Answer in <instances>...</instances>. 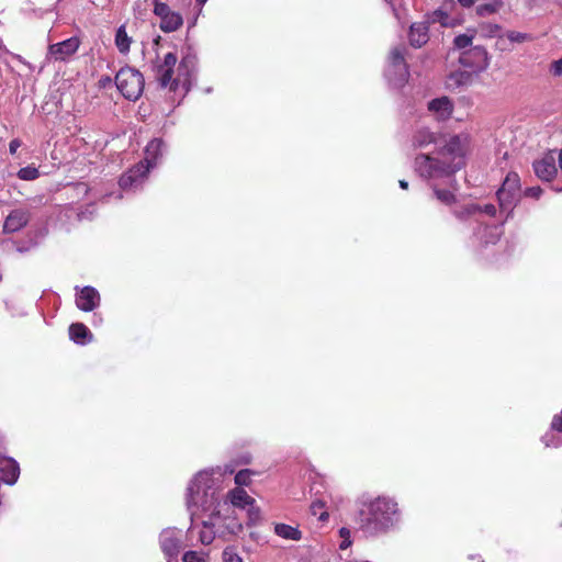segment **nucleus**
<instances>
[{
  "instance_id": "f257e3e1",
  "label": "nucleus",
  "mask_w": 562,
  "mask_h": 562,
  "mask_svg": "<svg viewBox=\"0 0 562 562\" xmlns=\"http://www.w3.org/2000/svg\"><path fill=\"white\" fill-rule=\"evenodd\" d=\"M435 143L436 150L415 158L416 172L429 180L451 179L453 173L464 166V148L459 136L437 139L432 133L423 128L413 138L415 147H426Z\"/></svg>"
},
{
  "instance_id": "f03ea898",
  "label": "nucleus",
  "mask_w": 562,
  "mask_h": 562,
  "mask_svg": "<svg viewBox=\"0 0 562 562\" xmlns=\"http://www.w3.org/2000/svg\"><path fill=\"white\" fill-rule=\"evenodd\" d=\"M187 506L192 520L202 518L204 529L200 532V541L203 544H211L222 527V516L217 508L218 499L211 472L201 471L190 482Z\"/></svg>"
},
{
  "instance_id": "7ed1b4c3",
  "label": "nucleus",
  "mask_w": 562,
  "mask_h": 562,
  "mask_svg": "<svg viewBox=\"0 0 562 562\" xmlns=\"http://www.w3.org/2000/svg\"><path fill=\"white\" fill-rule=\"evenodd\" d=\"M178 61L177 55L173 53H167L164 58L157 59L153 65V71L156 80L162 88H169L176 91L181 87L187 93L191 87V74L195 68V59L192 56H186L180 61L178 67V76L173 77L175 66Z\"/></svg>"
},
{
  "instance_id": "20e7f679",
  "label": "nucleus",
  "mask_w": 562,
  "mask_h": 562,
  "mask_svg": "<svg viewBox=\"0 0 562 562\" xmlns=\"http://www.w3.org/2000/svg\"><path fill=\"white\" fill-rule=\"evenodd\" d=\"M400 519L397 503L389 497H376L361 512V526L370 532L386 531Z\"/></svg>"
},
{
  "instance_id": "39448f33",
  "label": "nucleus",
  "mask_w": 562,
  "mask_h": 562,
  "mask_svg": "<svg viewBox=\"0 0 562 562\" xmlns=\"http://www.w3.org/2000/svg\"><path fill=\"white\" fill-rule=\"evenodd\" d=\"M162 140L155 138L145 148L144 161H140L123 175L120 179V187L123 190L137 187L143 182L149 169L156 165V160L162 151Z\"/></svg>"
},
{
  "instance_id": "423d86ee",
  "label": "nucleus",
  "mask_w": 562,
  "mask_h": 562,
  "mask_svg": "<svg viewBox=\"0 0 562 562\" xmlns=\"http://www.w3.org/2000/svg\"><path fill=\"white\" fill-rule=\"evenodd\" d=\"M115 83L120 92L128 100H137L144 89L143 75L131 67H124L115 76Z\"/></svg>"
},
{
  "instance_id": "0eeeda50",
  "label": "nucleus",
  "mask_w": 562,
  "mask_h": 562,
  "mask_svg": "<svg viewBox=\"0 0 562 562\" xmlns=\"http://www.w3.org/2000/svg\"><path fill=\"white\" fill-rule=\"evenodd\" d=\"M404 46L392 48L385 69L387 80L395 87H402L408 79L409 72L404 59Z\"/></svg>"
},
{
  "instance_id": "6e6552de",
  "label": "nucleus",
  "mask_w": 562,
  "mask_h": 562,
  "mask_svg": "<svg viewBox=\"0 0 562 562\" xmlns=\"http://www.w3.org/2000/svg\"><path fill=\"white\" fill-rule=\"evenodd\" d=\"M154 13L160 19V30L165 33L177 31L183 23L180 13L172 11L167 3L154 0Z\"/></svg>"
},
{
  "instance_id": "1a4fd4ad",
  "label": "nucleus",
  "mask_w": 562,
  "mask_h": 562,
  "mask_svg": "<svg viewBox=\"0 0 562 562\" xmlns=\"http://www.w3.org/2000/svg\"><path fill=\"white\" fill-rule=\"evenodd\" d=\"M79 46V37L74 36L63 42L49 45L47 56L55 61H64L72 56L78 50Z\"/></svg>"
},
{
  "instance_id": "9d476101",
  "label": "nucleus",
  "mask_w": 562,
  "mask_h": 562,
  "mask_svg": "<svg viewBox=\"0 0 562 562\" xmlns=\"http://www.w3.org/2000/svg\"><path fill=\"white\" fill-rule=\"evenodd\" d=\"M460 63L475 70L484 69L488 66L487 52L482 46H474L461 54Z\"/></svg>"
},
{
  "instance_id": "9b49d317",
  "label": "nucleus",
  "mask_w": 562,
  "mask_h": 562,
  "mask_svg": "<svg viewBox=\"0 0 562 562\" xmlns=\"http://www.w3.org/2000/svg\"><path fill=\"white\" fill-rule=\"evenodd\" d=\"M533 170L538 178L543 181H551L557 175L555 155L548 153L541 159L533 162Z\"/></svg>"
},
{
  "instance_id": "f8f14e48",
  "label": "nucleus",
  "mask_w": 562,
  "mask_h": 562,
  "mask_svg": "<svg viewBox=\"0 0 562 562\" xmlns=\"http://www.w3.org/2000/svg\"><path fill=\"white\" fill-rule=\"evenodd\" d=\"M100 304V294L92 286H85L76 297V305L79 310L91 312Z\"/></svg>"
},
{
  "instance_id": "ddd939ff",
  "label": "nucleus",
  "mask_w": 562,
  "mask_h": 562,
  "mask_svg": "<svg viewBox=\"0 0 562 562\" xmlns=\"http://www.w3.org/2000/svg\"><path fill=\"white\" fill-rule=\"evenodd\" d=\"M20 474L18 462L8 457L0 456V480L5 484L12 485L16 482Z\"/></svg>"
},
{
  "instance_id": "4468645a",
  "label": "nucleus",
  "mask_w": 562,
  "mask_h": 562,
  "mask_svg": "<svg viewBox=\"0 0 562 562\" xmlns=\"http://www.w3.org/2000/svg\"><path fill=\"white\" fill-rule=\"evenodd\" d=\"M160 547L168 557H176L180 550V537L175 529H166L160 533Z\"/></svg>"
},
{
  "instance_id": "2eb2a0df",
  "label": "nucleus",
  "mask_w": 562,
  "mask_h": 562,
  "mask_svg": "<svg viewBox=\"0 0 562 562\" xmlns=\"http://www.w3.org/2000/svg\"><path fill=\"white\" fill-rule=\"evenodd\" d=\"M30 220L29 212L22 209L13 210L3 224L4 233H15L23 228Z\"/></svg>"
},
{
  "instance_id": "dca6fc26",
  "label": "nucleus",
  "mask_w": 562,
  "mask_h": 562,
  "mask_svg": "<svg viewBox=\"0 0 562 562\" xmlns=\"http://www.w3.org/2000/svg\"><path fill=\"white\" fill-rule=\"evenodd\" d=\"M428 29L429 25L426 21L413 23L408 35L411 45L414 47H422L426 44L429 40Z\"/></svg>"
},
{
  "instance_id": "f3484780",
  "label": "nucleus",
  "mask_w": 562,
  "mask_h": 562,
  "mask_svg": "<svg viewBox=\"0 0 562 562\" xmlns=\"http://www.w3.org/2000/svg\"><path fill=\"white\" fill-rule=\"evenodd\" d=\"M428 110L438 120H447L452 113V103L447 97L438 98L428 103Z\"/></svg>"
},
{
  "instance_id": "a211bd4d",
  "label": "nucleus",
  "mask_w": 562,
  "mask_h": 562,
  "mask_svg": "<svg viewBox=\"0 0 562 562\" xmlns=\"http://www.w3.org/2000/svg\"><path fill=\"white\" fill-rule=\"evenodd\" d=\"M503 234L502 225H493L482 228L481 226L475 232L477 238L485 245L495 244Z\"/></svg>"
},
{
  "instance_id": "6ab92c4d",
  "label": "nucleus",
  "mask_w": 562,
  "mask_h": 562,
  "mask_svg": "<svg viewBox=\"0 0 562 562\" xmlns=\"http://www.w3.org/2000/svg\"><path fill=\"white\" fill-rule=\"evenodd\" d=\"M228 499L233 506L245 508L248 505H252L255 499L248 495V493L241 488L236 487L228 493Z\"/></svg>"
},
{
  "instance_id": "aec40b11",
  "label": "nucleus",
  "mask_w": 562,
  "mask_h": 562,
  "mask_svg": "<svg viewBox=\"0 0 562 562\" xmlns=\"http://www.w3.org/2000/svg\"><path fill=\"white\" fill-rule=\"evenodd\" d=\"M69 336L76 344L85 345L86 338H89L88 341L92 340V335L87 326L81 323L71 324L69 327Z\"/></svg>"
},
{
  "instance_id": "412c9836",
  "label": "nucleus",
  "mask_w": 562,
  "mask_h": 562,
  "mask_svg": "<svg viewBox=\"0 0 562 562\" xmlns=\"http://www.w3.org/2000/svg\"><path fill=\"white\" fill-rule=\"evenodd\" d=\"M274 532L277 536L286 540L297 541L302 538V532L296 527L285 524H276Z\"/></svg>"
},
{
  "instance_id": "4be33fe9",
  "label": "nucleus",
  "mask_w": 562,
  "mask_h": 562,
  "mask_svg": "<svg viewBox=\"0 0 562 562\" xmlns=\"http://www.w3.org/2000/svg\"><path fill=\"white\" fill-rule=\"evenodd\" d=\"M426 22H428V25L430 23H439L441 26L445 27H452L456 25L454 20L450 18L449 14L442 9L435 10L434 12L428 14Z\"/></svg>"
},
{
  "instance_id": "5701e85b",
  "label": "nucleus",
  "mask_w": 562,
  "mask_h": 562,
  "mask_svg": "<svg viewBox=\"0 0 562 562\" xmlns=\"http://www.w3.org/2000/svg\"><path fill=\"white\" fill-rule=\"evenodd\" d=\"M133 40L131 36L127 35L125 25H121L116 30L115 34V46L119 49L121 54H127L130 52V47Z\"/></svg>"
},
{
  "instance_id": "b1692460",
  "label": "nucleus",
  "mask_w": 562,
  "mask_h": 562,
  "mask_svg": "<svg viewBox=\"0 0 562 562\" xmlns=\"http://www.w3.org/2000/svg\"><path fill=\"white\" fill-rule=\"evenodd\" d=\"M502 194L509 192L510 194L519 195L520 180L517 173L510 172L506 176L502 187Z\"/></svg>"
},
{
  "instance_id": "393cba45",
  "label": "nucleus",
  "mask_w": 562,
  "mask_h": 562,
  "mask_svg": "<svg viewBox=\"0 0 562 562\" xmlns=\"http://www.w3.org/2000/svg\"><path fill=\"white\" fill-rule=\"evenodd\" d=\"M477 212H484L491 216H494L496 214V207L493 204H486V205H484L483 209H481L479 205L470 204V205L465 206L462 212L457 213V216L462 218L465 216L473 215Z\"/></svg>"
},
{
  "instance_id": "a878e982",
  "label": "nucleus",
  "mask_w": 562,
  "mask_h": 562,
  "mask_svg": "<svg viewBox=\"0 0 562 562\" xmlns=\"http://www.w3.org/2000/svg\"><path fill=\"white\" fill-rule=\"evenodd\" d=\"M496 194L502 211L510 210L519 198V195L510 194L509 192H504V194H502V189H499Z\"/></svg>"
},
{
  "instance_id": "bb28decb",
  "label": "nucleus",
  "mask_w": 562,
  "mask_h": 562,
  "mask_svg": "<svg viewBox=\"0 0 562 562\" xmlns=\"http://www.w3.org/2000/svg\"><path fill=\"white\" fill-rule=\"evenodd\" d=\"M499 8H501V2L495 1V2H491V3L480 4L476 7L475 11H476V14L480 16H488L491 14L496 13Z\"/></svg>"
},
{
  "instance_id": "cd10ccee",
  "label": "nucleus",
  "mask_w": 562,
  "mask_h": 562,
  "mask_svg": "<svg viewBox=\"0 0 562 562\" xmlns=\"http://www.w3.org/2000/svg\"><path fill=\"white\" fill-rule=\"evenodd\" d=\"M40 176V171L37 168L33 166H27L21 168L18 172V177L22 180L31 181L37 179Z\"/></svg>"
},
{
  "instance_id": "c85d7f7f",
  "label": "nucleus",
  "mask_w": 562,
  "mask_h": 562,
  "mask_svg": "<svg viewBox=\"0 0 562 562\" xmlns=\"http://www.w3.org/2000/svg\"><path fill=\"white\" fill-rule=\"evenodd\" d=\"M434 193L441 203L450 205L454 202L456 198L454 194L449 190H442L438 188H434Z\"/></svg>"
},
{
  "instance_id": "c756f323",
  "label": "nucleus",
  "mask_w": 562,
  "mask_h": 562,
  "mask_svg": "<svg viewBox=\"0 0 562 562\" xmlns=\"http://www.w3.org/2000/svg\"><path fill=\"white\" fill-rule=\"evenodd\" d=\"M254 474L252 471L248 470V469H245V470H240L239 472L236 473L235 475V483L238 485V486H247L250 484L251 482V475Z\"/></svg>"
},
{
  "instance_id": "7c9ffc66",
  "label": "nucleus",
  "mask_w": 562,
  "mask_h": 562,
  "mask_svg": "<svg viewBox=\"0 0 562 562\" xmlns=\"http://www.w3.org/2000/svg\"><path fill=\"white\" fill-rule=\"evenodd\" d=\"M473 37L474 34H460L453 41L454 46L459 49L470 47L472 45Z\"/></svg>"
},
{
  "instance_id": "2f4dec72",
  "label": "nucleus",
  "mask_w": 562,
  "mask_h": 562,
  "mask_svg": "<svg viewBox=\"0 0 562 562\" xmlns=\"http://www.w3.org/2000/svg\"><path fill=\"white\" fill-rule=\"evenodd\" d=\"M506 37L512 43H524L526 41L531 40V36L529 34L517 31H508L506 33Z\"/></svg>"
},
{
  "instance_id": "473e14b6",
  "label": "nucleus",
  "mask_w": 562,
  "mask_h": 562,
  "mask_svg": "<svg viewBox=\"0 0 562 562\" xmlns=\"http://www.w3.org/2000/svg\"><path fill=\"white\" fill-rule=\"evenodd\" d=\"M324 507V503L321 502V501H315L312 503L311 505V512L313 515H318V519L322 520V521H325L327 520L328 518V513L327 512H321Z\"/></svg>"
},
{
  "instance_id": "72a5a7b5",
  "label": "nucleus",
  "mask_w": 562,
  "mask_h": 562,
  "mask_svg": "<svg viewBox=\"0 0 562 562\" xmlns=\"http://www.w3.org/2000/svg\"><path fill=\"white\" fill-rule=\"evenodd\" d=\"M223 562H243L241 558L232 550H224Z\"/></svg>"
},
{
  "instance_id": "f704fd0d",
  "label": "nucleus",
  "mask_w": 562,
  "mask_h": 562,
  "mask_svg": "<svg viewBox=\"0 0 562 562\" xmlns=\"http://www.w3.org/2000/svg\"><path fill=\"white\" fill-rule=\"evenodd\" d=\"M550 72L554 77H561L562 76V57L558 60H554L550 65Z\"/></svg>"
},
{
  "instance_id": "c9c22d12",
  "label": "nucleus",
  "mask_w": 562,
  "mask_h": 562,
  "mask_svg": "<svg viewBox=\"0 0 562 562\" xmlns=\"http://www.w3.org/2000/svg\"><path fill=\"white\" fill-rule=\"evenodd\" d=\"M183 562H204L203 558L200 557L195 551H188L183 554Z\"/></svg>"
},
{
  "instance_id": "e433bc0d",
  "label": "nucleus",
  "mask_w": 562,
  "mask_h": 562,
  "mask_svg": "<svg viewBox=\"0 0 562 562\" xmlns=\"http://www.w3.org/2000/svg\"><path fill=\"white\" fill-rule=\"evenodd\" d=\"M525 193L527 196L538 199L542 193V189L540 187H531V188H528Z\"/></svg>"
},
{
  "instance_id": "4c0bfd02",
  "label": "nucleus",
  "mask_w": 562,
  "mask_h": 562,
  "mask_svg": "<svg viewBox=\"0 0 562 562\" xmlns=\"http://www.w3.org/2000/svg\"><path fill=\"white\" fill-rule=\"evenodd\" d=\"M551 428L558 431H562V412L561 415H555L553 417Z\"/></svg>"
},
{
  "instance_id": "58836bf2",
  "label": "nucleus",
  "mask_w": 562,
  "mask_h": 562,
  "mask_svg": "<svg viewBox=\"0 0 562 562\" xmlns=\"http://www.w3.org/2000/svg\"><path fill=\"white\" fill-rule=\"evenodd\" d=\"M21 146V142L19 139H12L9 144V150L11 154H15L18 148Z\"/></svg>"
},
{
  "instance_id": "ea45409f",
  "label": "nucleus",
  "mask_w": 562,
  "mask_h": 562,
  "mask_svg": "<svg viewBox=\"0 0 562 562\" xmlns=\"http://www.w3.org/2000/svg\"><path fill=\"white\" fill-rule=\"evenodd\" d=\"M351 546V539L350 537H346V539H342L341 543L339 544V548L341 550H345Z\"/></svg>"
},
{
  "instance_id": "a19ab883",
  "label": "nucleus",
  "mask_w": 562,
  "mask_h": 562,
  "mask_svg": "<svg viewBox=\"0 0 562 562\" xmlns=\"http://www.w3.org/2000/svg\"><path fill=\"white\" fill-rule=\"evenodd\" d=\"M339 535L342 539H346V537H350V530L346 527L340 528Z\"/></svg>"
},
{
  "instance_id": "79ce46f5",
  "label": "nucleus",
  "mask_w": 562,
  "mask_h": 562,
  "mask_svg": "<svg viewBox=\"0 0 562 562\" xmlns=\"http://www.w3.org/2000/svg\"><path fill=\"white\" fill-rule=\"evenodd\" d=\"M476 0H458V2L462 5V7H465V8H469L471 7L472 4H474Z\"/></svg>"
},
{
  "instance_id": "37998d69",
  "label": "nucleus",
  "mask_w": 562,
  "mask_h": 562,
  "mask_svg": "<svg viewBox=\"0 0 562 562\" xmlns=\"http://www.w3.org/2000/svg\"><path fill=\"white\" fill-rule=\"evenodd\" d=\"M398 184L404 190L408 188V182L406 180H400Z\"/></svg>"
},
{
  "instance_id": "c03bdc74",
  "label": "nucleus",
  "mask_w": 562,
  "mask_h": 562,
  "mask_svg": "<svg viewBox=\"0 0 562 562\" xmlns=\"http://www.w3.org/2000/svg\"><path fill=\"white\" fill-rule=\"evenodd\" d=\"M558 159H559V167L562 170V148L559 151Z\"/></svg>"
},
{
  "instance_id": "a18cd8bd",
  "label": "nucleus",
  "mask_w": 562,
  "mask_h": 562,
  "mask_svg": "<svg viewBox=\"0 0 562 562\" xmlns=\"http://www.w3.org/2000/svg\"><path fill=\"white\" fill-rule=\"evenodd\" d=\"M207 0H196V2L201 5H203Z\"/></svg>"
},
{
  "instance_id": "49530a36",
  "label": "nucleus",
  "mask_w": 562,
  "mask_h": 562,
  "mask_svg": "<svg viewBox=\"0 0 562 562\" xmlns=\"http://www.w3.org/2000/svg\"><path fill=\"white\" fill-rule=\"evenodd\" d=\"M560 5H562V0H559Z\"/></svg>"
}]
</instances>
